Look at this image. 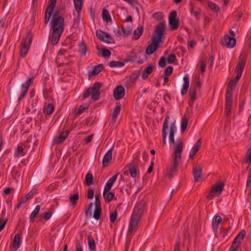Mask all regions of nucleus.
Wrapping results in <instances>:
<instances>
[{"label":"nucleus","instance_id":"53","mask_svg":"<svg viewBox=\"0 0 251 251\" xmlns=\"http://www.w3.org/2000/svg\"><path fill=\"white\" fill-rule=\"evenodd\" d=\"M88 108V106H84V105H81L78 109V110L77 111V112H76V115H79L80 114H81L85 110L87 109Z\"/></svg>","mask_w":251,"mask_h":251},{"label":"nucleus","instance_id":"33","mask_svg":"<svg viewBox=\"0 0 251 251\" xmlns=\"http://www.w3.org/2000/svg\"><path fill=\"white\" fill-rule=\"evenodd\" d=\"M54 107L51 103H49L43 109V113L47 115H50L54 111Z\"/></svg>","mask_w":251,"mask_h":251},{"label":"nucleus","instance_id":"2","mask_svg":"<svg viewBox=\"0 0 251 251\" xmlns=\"http://www.w3.org/2000/svg\"><path fill=\"white\" fill-rule=\"evenodd\" d=\"M51 39L52 45H56L63 32L65 28V21L63 17L52 19L51 20Z\"/></svg>","mask_w":251,"mask_h":251},{"label":"nucleus","instance_id":"37","mask_svg":"<svg viewBox=\"0 0 251 251\" xmlns=\"http://www.w3.org/2000/svg\"><path fill=\"white\" fill-rule=\"evenodd\" d=\"M78 199L79 195L78 193H75L70 196V201L73 206L75 207V206Z\"/></svg>","mask_w":251,"mask_h":251},{"label":"nucleus","instance_id":"51","mask_svg":"<svg viewBox=\"0 0 251 251\" xmlns=\"http://www.w3.org/2000/svg\"><path fill=\"white\" fill-rule=\"evenodd\" d=\"M173 71V67L171 66H168L165 70V75L167 76H169L172 74Z\"/></svg>","mask_w":251,"mask_h":251},{"label":"nucleus","instance_id":"24","mask_svg":"<svg viewBox=\"0 0 251 251\" xmlns=\"http://www.w3.org/2000/svg\"><path fill=\"white\" fill-rule=\"evenodd\" d=\"M5 214V210L3 209L1 213V216L0 217V232L4 228L7 222V218H4Z\"/></svg>","mask_w":251,"mask_h":251},{"label":"nucleus","instance_id":"40","mask_svg":"<svg viewBox=\"0 0 251 251\" xmlns=\"http://www.w3.org/2000/svg\"><path fill=\"white\" fill-rule=\"evenodd\" d=\"M242 75H239V76L238 77V78H237V75L236 77L232 80H231L230 82H229L227 88V91L228 90V88H230L232 89V91L233 90V89L232 88V86L234 85H236L237 82L239 81L240 78H241Z\"/></svg>","mask_w":251,"mask_h":251},{"label":"nucleus","instance_id":"46","mask_svg":"<svg viewBox=\"0 0 251 251\" xmlns=\"http://www.w3.org/2000/svg\"><path fill=\"white\" fill-rule=\"evenodd\" d=\"M246 159L244 162L246 163H251V147L248 149L246 154Z\"/></svg>","mask_w":251,"mask_h":251},{"label":"nucleus","instance_id":"34","mask_svg":"<svg viewBox=\"0 0 251 251\" xmlns=\"http://www.w3.org/2000/svg\"><path fill=\"white\" fill-rule=\"evenodd\" d=\"M121 109V105L120 104L116 105V106L115 108L112 113V120L113 121H116L117 117L120 112Z\"/></svg>","mask_w":251,"mask_h":251},{"label":"nucleus","instance_id":"52","mask_svg":"<svg viewBox=\"0 0 251 251\" xmlns=\"http://www.w3.org/2000/svg\"><path fill=\"white\" fill-rule=\"evenodd\" d=\"M51 212L50 211L45 213L42 214L41 217L42 218H43L45 220L47 221L50 219V218L51 216Z\"/></svg>","mask_w":251,"mask_h":251},{"label":"nucleus","instance_id":"29","mask_svg":"<svg viewBox=\"0 0 251 251\" xmlns=\"http://www.w3.org/2000/svg\"><path fill=\"white\" fill-rule=\"evenodd\" d=\"M144 28L143 26L138 27L134 32L132 39L133 40L138 39L143 33Z\"/></svg>","mask_w":251,"mask_h":251},{"label":"nucleus","instance_id":"64","mask_svg":"<svg viewBox=\"0 0 251 251\" xmlns=\"http://www.w3.org/2000/svg\"><path fill=\"white\" fill-rule=\"evenodd\" d=\"M251 184V167L249 170V176L247 178L246 185L248 186L249 184Z\"/></svg>","mask_w":251,"mask_h":251},{"label":"nucleus","instance_id":"36","mask_svg":"<svg viewBox=\"0 0 251 251\" xmlns=\"http://www.w3.org/2000/svg\"><path fill=\"white\" fill-rule=\"evenodd\" d=\"M88 241V246L90 250H95L96 249V245L95 240L91 235H89L87 237Z\"/></svg>","mask_w":251,"mask_h":251},{"label":"nucleus","instance_id":"8","mask_svg":"<svg viewBox=\"0 0 251 251\" xmlns=\"http://www.w3.org/2000/svg\"><path fill=\"white\" fill-rule=\"evenodd\" d=\"M33 77L29 78L25 83H23L21 86V92L20 95L18 98V101L20 102L26 95L30 85L33 82Z\"/></svg>","mask_w":251,"mask_h":251},{"label":"nucleus","instance_id":"60","mask_svg":"<svg viewBox=\"0 0 251 251\" xmlns=\"http://www.w3.org/2000/svg\"><path fill=\"white\" fill-rule=\"evenodd\" d=\"M36 194V190H32L28 193L25 195V197L28 200L32 198L34 195Z\"/></svg>","mask_w":251,"mask_h":251},{"label":"nucleus","instance_id":"49","mask_svg":"<svg viewBox=\"0 0 251 251\" xmlns=\"http://www.w3.org/2000/svg\"><path fill=\"white\" fill-rule=\"evenodd\" d=\"M170 119V116L169 115L166 116L165 119L163 122L162 129L167 130L168 128V121Z\"/></svg>","mask_w":251,"mask_h":251},{"label":"nucleus","instance_id":"61","mask_svg":"<svg viewBox=\"0 0 251 251\" xmlns=\"http://www.w3.org/2000/svg\"><path fill=\"white\" fill-rule=\"evenodd\" d=\"M59 9H56L54 12L53 11L52 19H57L58 17H63L59 15Z\"/></svg>","mask_w":251,"mask_h":251},{"label":"nucleus","instance_id":"41","mask_svg":"<svg viewBox=\"0 0 251 251\" xmlns=\"http://www.w3.org/2000/svg\"><path fill=\"white\" fill-rule=\"evenodd\" d=\"M103 42L107 44L115 43L114 39L109 34L106 32Z\"/></svg>","mask_w":251,"mask_h":251},{"label":"nucleus","instance_id":"47","mask_svg":"<svg viewBox=\"0 0 251 251\" xmlns=\"http://www.w3.org/2000/svg\"><path fill=\"white\" fill-rule=\"evenodd\" d=\"M111 55V51L106 49H102L101 50V55L103 57H107L110 56Z\"/></svg>","mask_w":251,"mask_h":251},{"label":"nucleus","instance_id":"50","mask_svg":"<svg viewBox=\"0 0 251 251\" xmlns=\"http://www.w3.org/2000/svg\"><path fill=\"white\" fill-rule=\"evenodd\" d=\"M95 208H101L99 195L95 196Z\"/></svg>","mask_w":251,"mask_h":251},{"label":"nucleus","instance_id":"10","mask_svg":"<svg viewBox=\"0 0 251 251\" xmlns=\"http://www.w3.org/2000/svg\"><path fill=\"white\" fill-rule=\"evenodd\" d=\"M246 56L241 54L239 58L238 63L235 68V72L237 73V78H238L239 75H242L244 68L246 63Z\"/></svg>","mask_w":251,"mask_h":251},{"label":"nucleus","instance_id":"13","mask_svg":"<svg viewBox=\"0 0 251 251\" xmlns=\"http://www.w3.org/2000/svg\"><path fill=\"white\" fill-rule=\"evenodd\" d=\"M235 34L234 31L230 30L229 35H225L224 39L225 43L228 48H232L234 47L236 43V40L235 38Z\"/></svg>","mask_w":251,"mask_h":251},{"label":"nucleus","instance_id":"19","mask_svg":"<svg viewBox=\"0 0 251 251\" xmlns=\"http://www.w3.org/2000/svg\"><path fill=\"white\" fill-rule=\"evenodd\" d=\"M69 131L68 130H64L56 138H54L53 143L57 145L62 143L68 136Z\"/></svg>","mask_w":251,"mask_h":251},{"label":"nucleus","instance_id":"12","mask_svg":"<svg viewBox=\"0 0 251 251\" xmlns=\"http://www.w3.org/2000/svg\"><path fill=\"white\" fill-rule=\"evenodd\" d=\"M179 160L174 159L170 166L167 169L166 176L172 178L177 173Z\"/></svg>","mask_w":251,"mask_h":251},{"label":"nucleus","instance_id":"38","mask_svg":"<svg viewBox=\"0 0 251 251\" xmlns=\"http://www.w3.org/2000/svg\"><path fill=\"white\" fill-rule=\"evenodd\" d=\"M109 66L110 67H122L125 66V63L121 61H112L109 62Z\"/></svg>","mask_w":251,"mask_h":251},{"label":"nucleus","instance_id":"1","mask_svg":"<svg viewBox=\"0 0 251 251\" xmlns=\"http://www.w3.org/2000/svg\"><path fill=\"white\" fill-rule=\"evenodd\" d=\"M146 203V201L145 199H142L137 202L134 206L129 223L128 234H132L137 229L138 223L144 212Z\"/></svg>","mask_w":251,"mask_h":251},{"label":"nucleus","instance_id":"6","mask_svg":"<svg viewBox=\"0 0 251 251\" xmlns=\"http://www.w3.org/2000/svg\"><path fill=\"white\" fill-rule=\"evenodd\" d=\"M225 184L223 181H218L212 187L209 194L207 196V198L212 200L216 195H220L224 190Z\"/></svg>","mask_w":251,"mask_h":251},{"label":"nucleus","instance_id":"48","mask_svg":"<svg viewBox=\"0 0 251 251\" xmlns=\"http://www.w3.org/2000/svg\"><path fill=\"white\" fill-rule=\"evenodd\" d=\"M117 215H118V214L116 210L114 211L112 213H111V214L110 215V221L111 223H114L115 222V221L116 220L117 217Z\"/></svg>","mask_w":251,"mask_h":251},{"label":"nucleus","instance_id":"59","mask_svg":"<svg viewBox=\"0 0 251 251\" xmlns=\"http://www.w3.org/2000/svg\"><path fill=\"white\" fill-rule=\"evenodd\" d=\"M93 203H90L89 204L88 208L86 210L85 213L87 217H91L92 215L91 208L93 206Z\"/></svg>","mask_w":251,"mask_h":251},{"label":"nucleus","instance_id":"58","mask_svg":"<svg viewBox=\"0 0 251 251\" xmlns=\"http://www.w3.org/2000/svg\"><path fill=\"white\" fill-rule=\"evenodd\" d=\"M176 59V56L175 54H171L169 55L168 59H167V61L169 63H173L175 61Z\"/></svg>","mask_w":251,"mask_h":251},{"label":"nucleus","instance_id":"9","mask_svg":"<svg viewBox=\"0 0 251 251\" xmlns=\"http://www.w3.org/2000/svg\"><path fill=\"white\" fill-rule=\"evenodd\" d=\"M169 24L172 30L177 29L179 27V21L177 19V12L174 10L172 11L169 16Z\"/></svg>","mask_w":251,"mask_h":251},{"label":"nucleus","instance_id":"42","mask_svg":"<svg viewBox=\"0 0 251 251\" xmlns=\"http://www.w3.org/2000/svg\"><path fill=\"white\" fill-rule=\"evenodd\" d=\"M208 5L209 8H210L214 12H217L218 11H219V6L217 4L211 1H209L208 2Z\"/></svg>","mask_w":251,"mask_h":251},{"label":"nucleus","instance_id":"39","mask_svg":"<svg viewBox=\"0 0 251 251\" xmlns=\"http://www.w3.org/2000/svg\"><path fill=\"white\" fill-rule=\"evenodd\" d=\"M85 183L87 185H90L93 184V176L92 174L87 173L85 176Z\"/></svg>","mask_w":251,"mask_h":251},{"label":"nucleus","instance_id":"15","mask_svg":"<svg viewBox=\"0 0 251 251\" xmlns=\"http://www.w3.org/2000/svg\"><path fill=\"white\" fill-rule=\"evenodd\" d=\"M152 43L149 45L146 49V52L148 55L153 54L159 47L161 42L158 40L152 37Z\"/></svg>","mask_w":251,"mask_h":251},{"label":"nucleus","instance_id":"32","mask_svg":"<svg viewBox=\"0 0 251 251\" xmlns=\"http://www.w3.org/2000/svg\"><path fill=\"white\" fill-rule=\"evenodd\" d=\"M118 174H116L110 178L106 182L105 186H106V189H111V187L117 179Z\"/></svg>","mask_w":251,"mask_h":251},{"label":"nucleus","instance_id":"31","mask_svg":"<svg viewBox=\"0 0 251 251\" xmlns=\"http://www.w3.org/2000/svg\"><path fill=\"white\" fill-rule=\"evenodd\" d=\"M102 18L103 21H106L107 23L111 22V18L108 10L104 8L102 10Z\"/></svg>","mask_w":251,"mask_h":251},{"label":"nucleus","instance_id":"28","mask_svg":"<svg viewBox=\"0 0 251 251\" xmlns=\"http://www.w3.org/2000/svg\"><path fill=\"white\" fill-rule=\"evenodd\" d=\"M74 3L75 9L78 14L82 10V5L83 3V0H74Z\"/></svg>","mask_w":251,"mask_h":251},{"label":"nucleus","instance_id":"44","mask_svg":"<svg viewBox=\"0 0 251 251\" xmlns=\"http://www.w3.org/2000/svg\"><path fill=\"white\" fill-rule=\"evenodd\" d=\"M97 37L101 41L103 42L104 36L106 32L102 31L101 30H97L96 31Z\"/></svg>","mask_w":251,"mask_h":251},{"label":"nucleus","instance_id":"7","mask_svg":"<svg viewBox=\"0 0 251 251\" xmlns=\"http://www.w3.org/2000/svg\"><path fill=\"white\" fill-rule=\"evenodd\" d=\"M56 3V0H49L48 5H47L45 15V24L47 25L50 20L51 15H52L53 11L54 9Z\"/></svg>","mask_w":251,"mask_h":251},{"label":"nucleus","instance_id":"20","mask_svg":"<svg viewBox=\"0 0 251 251\" xmlns=\"http://www.w3.org/2000/svg\"><path fill=\"white\" fill-rule=\"evenodd\" d=\"M193 175L195 181H198L202 177V168L200 166H196L193 168Z\"/></svg>","mask_w":251,"mask_h":251},{"label":"nucleus","instance_id":"26","mask_svg":"<svg viewBox=\"0 0 251 251\" xmlns=\"http://www.w3.org/2000/svg\"><path fill=\"white\" fill-rule=\"evenodd\" d=\"M153 71V67L151 65L148 66L143 71L142 75V77L143 79H146L148 78L149 75L152 73Z\"/></svg>","mask_w":251,"mask_h":251},{"label":"nucleus","instance_id":"11","mask_svg":"<svg viewBox=\"0 0 251 251\" xmlns=\"http://www.w3.org/2000/svg\"><path fill=\"white\" fill-rule=\"evenodd\" d=\"M232 89L228 88L226 91V109L225 112L227 116L230 114L231 108L232 104Z\"/></svg>","mask_w":251,"mask_h":251},{"label":"nucleus","instance_id":"62","mask_svg":"<svg viewBox=\"0 0 251 251\" xmlns=\"http://www.w3.org/2000/svg\"><path fill=\"white\" fill-rule=\"evenodd\" d=\"M167 130L162 129V142L163 144H166V138H167Z\"/></svg>","mask_w":251,"mask_h":251},{"label":"nucleus","instance_id":"27","mask_svg":"<svg viewBox=\"0 0 251 251\" xmlns=\"http://www.w3.org/2000/svg\"><path fill=\"white\" fill-rule=\"evenodd\" d=\"M222 221L221 217L219 215H216L212 220V227L215 230L218 227L219 224Z\"/></svg>","mask_w":251,"mask_h":251},{"label":"nucleus","instance_id":"22","mask_svg":"<svg viewBox=\"0 0 251 251\" xmlns=\"http://www.w3.org/2000/svg\"><path fill=\"white\" fill-rule=\"evenodd\" d=\"M112 154V149H111L106 152V153L105 154V155L103 157V160H102V163H103V166H106L107 164H108L110 162V161L111 160Z\"/></svg>","mask_w":251,"mask_h":251},{"label":"nucleus","instance_id":"55","mask_svg":"<svg viewBox=\"0 0 251 251\" xmlns=\"http://www.w3.org/2000/svg\"><path fill=\"white\" fill-rule=\"evenodd\" d=\"M166 64V59L164 56L161 57L159 61V66L162 68L165 67Z\"/></svg>","mask_w":251,"mask_h":251},{"label":"nucleus","instance_id":"21","mask_svg":"<svg viewBox=\"0 0 251 251\" xmlns=\"http://www.w3.org/2000/svg\"><path fill=\"white\" fill-rule=\"evenodd\" d=\"M184 84L183 88L181 89V93L182 95H184L187 93L188 89L189 87V78L187 75H185L183 77Z\"/></svg>","mask_w":251,"mask_h":251},{"label":"nucleus","instance_id":"56","mask_svg":"<svg viewBox=\"0 0 251 251\" xmlns=\"http://www.w3.org/2000/svg\"><path fill=\"white\" fill-rule=\"evenodd\" d=\"M196 88L194 89L193 91L189 92L190 99L192 100H195L196 97Z\"/></svg>","mask_w":251,"mask_h":251},{"label":"nucleus","instance_id":"54","mask_svg":"<svg viewBox=\"0 0 251 251\" xmlns=\"http://www.w3.org/2000/svg\"><path fill=\"white\" fill-rule=\"evenodd\" d=\"M153 17L158 20H161L163 18V14L162 12H157L153 14Z\"/></svg>","mask_w":251,"mask_h":251},{"label":"nucleus","instance_id":"14","mask_svg":"<svg viewBox=\"0 0 251 251\" xmlns=\"http://www.w3.org/2000/svg\"><path fill=\"white\" fill-rule=\"evenodd\" d=\"M174 145V154L175 156L174 159H180L181 153L183 149V142L180 140H178Z\"/></svg>","mask_w":251,"mask_h":251},{"label":"nucleus","instance_id":"35","mask_svg":"<svg viewBox=\"0 0 251 251\" xmlns=\"http://www.w3.org/2000/svg\"><path fill=\"white\" fill-rule=\"evenodd\" d=\"M128 166V169L130 176L133 178L137 176V170L135 167L132 163L129 164Z\"/></svg>","mask_w":251,"mask_h":251},{"label":"nucleus","instance_id":"17","mask_svg":"<svg viewBox=\"0 0 251 251\" xmlns=\"http://www.w3.org/2000/svg\"><path fill=\"white\" fill-rule=\"evenodd\" d=\"M246 232L245 229L241 230L234 238L231 246H233L234 247H236L237 248H238L239 246L240 245L241 241L243 240L246 235Z\"/></svg>","mask_w":251,"mask_h":251},{"label":"nucleus","instance_id":"57","mask_svg":"<svg viewBox=\"0 0 251 251\" xmlns=\"http://www.w3.org/2000/svg\"><path fill=\"white\" fill-rule=\"evenodd\" d=\"M114 196H115V195L113 192H109L107 194V195L106 196V198L107 201L108 202H110L112 200V199L114 198Z\"/></svg>","mask_w":251,"mask_h":251},{"label":"nucleus","instance_id":"23","mask_svg":"<svg viewBox=\"0 0 251 251\" xmlns=\"http://www.w3.org/2000/svg\"><path fill=\"white\" fill-rule=\"evenodd\" d=\"M87 50V47L83 40H82L78 45V52L81 56L85 55Z\"/></svg>","mask_w":251,"mask_h":251},{"label":"nucleus","instance_id":"5","mask_svg":"<svg viewBox=\"0 0 251 251\" xmlns=\"http://www.w3.org/2000/svg\"><path fill=\"white\" fill-rule=\"evenodd\" d=\"M165 22L162 21L158 24L155 28V30L152 35V38L158 40L160 42L163 41L164 38V34L165 33Z\"/></svg>","mask_w":251,"mask_h":251},{"label":"nucleus","instance_id":"25","mask_svg":"<svg viewBox=\"0 0 251 251\" xmlns=\"http://www.w3.org/2000/svg\"><path fill=\"white\" fill-rule=\"evenodd\" d=\"M21 235V233H18L14 236L12 244L13 248H15L16 250L20 246Z\"/></svg>","mask_w":251,"mask_h":251},{"label":"nucleus","instance_id":"4","mask_svg":"<svg viewBox=\"0 0 251 251\" xmlns=\"http://www.w3.org/2000/svg\"><path fill=\"white\" fill-rule=\"evenodd\" d=\"M33 35L30 30L26 35L25 41L21 43L20 54L21 57H25L29 49L32 41Z\"/></svg>","mask_w":251,"mask_h":251},{"label":"nucleus","instance_id":"16","mask_svg":"<svg viewBox=\"0 0 251 251\" xmlns=\"http://www.w3.org/2000/svg\"><path fill=\"white\" fill-rule=\"evenodd\" d=\"M125 95V90L122 85L117 86L113 92V96L115 100H119L122 99Z\"/></svg>","mask_w":251,"mask_h":251},{"label":"nucleus","instance_id":"63","mask_svg":"<svg viewBox=\"0 0 251 251\" xmlns=\"http://www.w3.org/2000/svg\"><path fill=\"white\" fill-rule=\"evenodd\" d=\"M24 149L22 146L18 145L17 149L15 152V154L17 156H20L22 152H23Z\"/></svg>","mask_w":251,"mask_h":251},{"label":"nucleus","instance_id":"45","mask_svg":"<svg viewBox=\"0 0 251 251\" xmlns=\"http://www.w3.org/2000/svg\"><path fill=\"white\" fill-rule=\"evenodd\" d=\"M101 213V208H95L94 211L93 218L98 220L100 219Z\"/></svg>","mask_w":251,"mask_h":251},{"label":"nucleus","instance_id":"43","mask_svg":"<svg viewBox=\"0 0 251 251\" xmlns=\"http://www.w3.org/2000/svg\"><path fill=\"white\" fill-rule=\"evenodd\" d=\"M188 119L185 117H183L182 119L181 122V130L182 132H183L185 130L187 126L188 125Z\"/></svg>","mask_w":251,"mask_h":251},{"label":"nucleus","instance_id":"3","mask_svg":"<svg viewBox=\"0 0 251 251\" xmlns=\"http://www.w3.org/2000/svg\"><path fill=\"white\" fill-rule=\"evenodd\" d=\"M102 85V84L100 82H95L92 87L86 89L82 95V99L84 100L91 96L92 100L95 101L98 100L100 95V90Z\"/></svg>","mask_w":251,"mask_h":251},{"label":"nucleus","instance_id":"18","mask_svg":"<svg viewBox=\"0 0 251 251\" xmlns=\"http://www.w3.org/2000/svg\"><path fill=\"white\" fill-rule=\"evenodd\" d=\"M202 144V140L201 138L199 139L196 143L194 145L193 147L191 150V151L189 154V157L193 159L194 158L196 154L200 150V148Z\"/></svg>","mask_w":251,"mask_h":251},{"label":"nucleus","instance_id":"30","mask_svg":"<svg viewBox=\"0 0 251 251\" xmlns=\"http://www.w3.org/2000/svg\"><path fill=\"white\" fill-rule=\"evenodd\" d=\"M103 67L102 64H99L94 67L92 72L89 73V75H97L99 74L103 69Z\"/></svg>","mask_w":251,"mask_h":251}]
</instances>
